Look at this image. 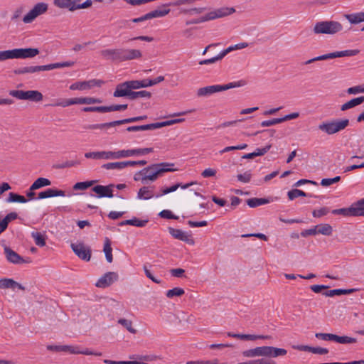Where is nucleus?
Segmentation results:
<instances>
[{"label":"nucleus","mask_w":364,"mask_h":364,"mask_svg":"<svg viewBox=\"0 0 364 364\" xmlns=\"http://www.w3.org/2000/svg\"><path fill=\"white\" fill-rule=\"evenodd\" d=\"M343 30V25L336 21H323L316 22L313 28L316 35H334Z\"/></svg>","instance_id":"obj_1"},{"label":"nucleus","mask_w":364,"mask_h":364,"mask_svg":"<svg viewBox=\"0 0 364 364\" xmlns=\"http://www.w3.org/2000/svg\"><path fill=\"white\" fill-rule=\"evenodd\" d=\"M245 85V82L240 80L237 82H232L226 85H214L200 87L197 90V96L200 97H209L211 95L225 91L231 88L242 87Z\"/></svg>","instance_id":"obj_2"},{"label":"nucleus","mask_w":364,"mask_h":364,"mask_svg":"<svg viewBox=\"0 0 364 364\" xmlns=\"http://www.w3.org/2000/svg\"><path fill=\"white\" fill-rule=\"evenodd\" d=\"M169 166H173V164L168 163H159L151 164L146 168H144L145 174H144V178H145V181L147 180L151 181H154L157 179L159 176H161L162 173L165 172H172L176 171V168H168Z\"/></svg>","instance_id":"obj_3"},{"label":"nucleus","mask_w":364,"mask_h":364,"mask_svg":"<svg viewBox=\"0 0 364 364\" xmlns=\"http://www.w3.org/2000/svg\"><path fill=\"white\" fill-rule=\"evenodd\" d=\"M349 125V119H344L321 123L318 128L323 132L332 135L345 129Z\"/></svg>","instance_id":"obj_4"},{"label":"nucleus","mask_w":364,"mask_h":364,"mask_svg":"<svg viewBox=\"0 0 364 364\" xmlns=\"http://www.w3.org/2000/svg\"><path fill=\"white\" fill-rule=\"evenodd\" d=\"M9 95L18 100H30L32 102H40L43 100V95L38 90H13L9 92Z\"/></svg>","instance_id":"obj_5"},{"label":"nucleus","mask_w":364,"mask_h":364,"mask_svg":"<svg viewBox=\"0 0 364 364\" xmlns=\"http://www.w3.org/2000/svg\"><path fill=\"white\" fill-rule=\"evenodd\" d=\"M136 87L134 80H128L119 83L116 86L113 96L115 97H127L129 99L132 90H136Z\"/></svg>","instance_id":"obj_6"},{"label":"nucleus","mask_w":364,"mask_h":364,"mask_svg":"<svg viewBox=\"0 0 364 364\" xmlns=\"http://www.w3.org/2000/svg\"><path fill=\"white\" fill-rule=\"evenodd\" d=\"M48 4L46 3L40 2L36 4L33 8L23 18L24 23H30L38 16L46 13L48 10Z\"/></svg>","instance_id":"obj_7"},{"label":"nucleus","mask_w":364,"mask_h":364,"mask_svg":"<svg viewBox=\"0 0 364 364\" xmlns=\"http://www.w3.org/2000/svg\"><path fill=\"white\" fill-rule=\"evenodd\" d=\"M71 248L75 254L81 259L89 261L91 258V250L83 243H72Z\"/></svg>","instance_id":"obj_8"},{"label":"nucleus","mask_w":364,"mask_h":364,"mask_svg":"<svg viewBox=\"0 0 364 364\" xmlns=\"http://www.w3.org/2000/svg\"><path fill=\"white\" fill-rule=\"evenodd\" d=\"M360 53V50L358 49L355 50H346L341 51H336L333 53H329L326 54H323L318 56V60H325L328 59H333L336 58H342L346 56H355Z\"/></svg>","instance_id":"obj_9"},{"label":"nucleus","mask_w":364,"mask_h":364,"mask_svg":"<svg viewBox=\"0 0 364 364\" xmlns=\"http://www.w3.org/2000/svg\"><path fill=\"white\" fill-rule=\"evenodd\" d=\"M85 156L87 159H119L118 151H93V152H87L85 154Z\"/></svg>","instance_id":"obj_10"},{"label":"nucleus","mask_w":364,"mask_h":364,"mask_svg":"<svg viewBox=\"0 0 364 364\" xmlns=\"http://www.w3.org/2000/svg\"><path fill=\"white\" fill-rule=\"evenodd\" d=\"M101 55L112 62H122V48L105 49L100 51Z\"/></svg>","instance_id":"obj_11"},{"label":"nucleus","mask_w":364,"mask_h":364,"mask_svg":"<svg viewBox=\"0 0 364 364\" xmlns=\"http://www.w3.org/2000/svg\"><path fill=\"white\" fill-rule=\"evenodd\" d=\"M4 250L6 259L11 263L18 264L31 262V260L30 259H24L22 257H21L17 252L14 251L9 247L5 246Z\"/></svg>","instance_id":"obj_12"},{"label":"nucleus","mask_w":364,"mask_h":364,"mask_svg":"<svg viewBox=\"0 0 364 364\" xmlns=\"http://www.w3.org/2000/svg\"><path fill=\"white\" fill-rule=\"evenodd\" d=\"M14 50V58L25 59L32 58L39 54L40 51L38 48H15Z\"/></svg>","instance_id":"obj_13"},{"label":"nucleus","mask_w":364,"mask_h":364,"mask_svg":"<svg viewBox=\"0 0 364 364\" xmlns=\"http://www.w3.org/2000/svg\"><path fill=\"white\" fill-rule=\"evenodd\" d=\"M269 346H259L246 350L242 352V355L246 358L267 357L269 356Z\"/></svg>","instance_id":"obj_14"},{"label":"nucleus","mask_w":364,"mask_h":364,"mask_svg":"<svg viewBox=\"0 0 364 364\" xmlns=\"http://www.w3.org/2000/svg\"><path fill=\"white\" fill-rule=\"evenodd\" d=\"M118 279V274L114 272H109L101 277L96 283V287L106 288Z\"/></svg>","instance_id":"obj_15"},{"label":"nucleus","mask_w":364,"mask_h":364,"mask_svg":"<svg viewBox=\"0 0 364 364\" xmlns=\"http://www.w3.org/2000/svg\"><path fill=\"white\" fill-rule=\"evenodd\" d=\"M168 232L172 237H173L174 238H176L177 240L185 242L188 245L194 244V240L191 237V235L180 229L169 228Z\"/></svg>","instance_id":"obj_16"},{"label":"nucleus","mask_w":364,"mask_h":364,"mask_svg":"<svg viewBox=\"0 0 364 364\" xmlns=\"http://www.w3.org/2000/svg\"><path fill=\"white\" fill-rule=\"evenodd\" d=\"M153 151V148H144L136 149L121 150L118 151L119 159L130 157L135 155H144Z\"/></svg>","instance_id":"obj_17"},{"label":"nucleus","mask_w":364,"mask_h":364,"mask_svg":"<svg viewBox=\"0 0 364 364\" xmlns=\"http://www.w3.org/2000/svg\"><path fill=\"white\" fill-rule=\"evenodd\" d=\"M113 184L109 186L97 185L92 188V191L97 194L98 198H112L113 197Z\"/></svg>","instance_id":"obj_18"},{"label":"nucleus","mask_w":364,"mask_h":364,"mask_svg":"<svg viewBox=\"0 0 364 364\" xmlns=\"http://www.w3.org/2000/svg\"><path fill=\"white\" fill-rule=\"evenodd\" d=\"M80 0H53V4L61 9H68L69 11H76L77 4Z\"/></svg>","instance_id":"obj_19"},{"label":"nucleus","mask_w":364,"mask_h":364,"mask_svg":"<svg viewBox=\"0 0 364 364\" xmlns=\"http://www.w3.org/2000/svg\"><path fill=\"white\" fill-rule=\"evenodd\" d=\"M142 53L139 49L122 48V62L140 59Z\"/></svg>","instance_id":"obj_20"},{"label":"nucleus","mask_w":364,"mask_h":364,"mask_svg":"<svg viewBox=\"0 0 364 364\" xmlns=\"http://www.w3.org/2000/svg\"><path fill=\"white\" fill-rule=\"evenodd\" d=\"M235 12L232 7H222L210 12L212 20L229 16Z\"/></svg>","instance_id":"obj_21"},{"label":"nucleus","mask_w":364,"mask_h":364,"mask_svg":"<svg viewBox=\"0 0 364 364\" xmlns=\"http://www.w3.org/2000/svg\"><path fill=\"white\" fill-rule=\"evenodd\" d=\"M164 80V76H159L155 79L153 80H149V79H144L142 80H134V83L136 85V88L139 89L142 87H147L150 86H153L154 85H156L162 81Z\"/></svg>","instance_id":"obj_22"},{"label":"nucleus","mask_w":364,"mask_h":364,"mask_svg":"<svg viewBox=\"0 0 364 364\" xmlns=\"http://www.w3.org/2000/svg\"><path fill=\"white\" fill-rule=\"evenodd\" d=\"M18 288L21 290H25V287L13 279L4 278L0 279V289H11Z\"/></svg>","instance_id":"obj_23"},{"label":"nucleus","mask_w":364,"mask_h":364,"mask_svg":"<svg viewBox=\"0 0 364 364\" xmlns=\"http://www.w3.org/2000/svg\"><path fill=\"white\" fill-rule=\"evenodd\" d=\"M65 192L63 190L48 188L38 193V199H45L56 196H65Z\"/></svg>","instance_id":"obj_24"},{"label":"nucleus","mask_w":364,"mask_h":364,"mask_svg":"<svg viewBox=\"0 0 364 364\" xmlns=\"http://www.w3.org/2000/svg\"><path fill=\"white\" fill-rule=\"evenodd\" d=\"M356 207L357 205L355 203H354L349 208L333 210L332 213L334 215H342L343 216L356 217Z\"/></svg>","instance_id":"obj_25"},{"label":"nucleus","mask_w":364,"mask_h":364,"mask_svg":"<svg viewBox=\"0 0 364 364\" xmlns=\"http://www.w3.org/2000/svg\"><path fill=\"white\" fill-rule=\"evenodd\" d=\"M228 336L232 338H240L242 340L255 341L256 339H268L270 338L269 336L263 335H252V334H239L228 333Z\"/></svg>","instance_id":"obj_26"},{"label":"nucleus","mask_w":364,"mask_h":364,"mask_svg":"<svg viewBox=\"0 0 364 364\" xmlns=\"http://www.w3.org/2000/svg\"><path fill=\"white\" fill-rule=\"evenodd\" d=\"M47 349L48 350L51 351H56V352H69L71 354H75L77 352V348L73 346H68V345H60V346H56V345H49L47 346Z\"/></svg>","instance_id":"obj_27"},{"label":"nucleus","mask_w":364,"mask_h":364,"mask_svg":"<svg viewBox=\"0 0 364 364\" xmlns=\"http://www.w3.org/2000/svg\"><path fill=\"white\" fill-rule=\"evenodd\" d=\"M344 17L351 24H358L360 23L364 22V12L345 14Z\"/></svg>","instance_id":"obj_28"},{"label":"nucleus","mask_w":364,"mask_h":364,"mask_svg":"<svg viewBox=\"0 0 364 364\" xmlns=\"http://www.w3.org/2000/svg\"><path fill=\"white\" fill-rule=\"evenodd\" d=\"M154 197L153 187L143 186L141 187L137 193V198L139 199L149 200Z\"/></svg>","instance_id":"obj_29"},{"label":"nucleus","mask_w":364,"mask_h":364,"mask_svg":"<svg viewBox=\"0 0 364 364\" xmlns=\"http://www.w3.org/2000/svg\"><path fill=\"white\" fill-rule=\"evenodd\" d=\"M364 102V96H360L356 98H353L350 100V101L344 103L341 107V109L342 111H346L348 109L353 108L357 105H359L362 104Z\"/></svg>","instance_id":"obj_30"},{"label":"nucleus","mask_w":364,"mask_h":364,"mask_svg":"<svg viewBox=\"0 0 364 364\" xmlns=\"http://www.w3.org/2000/svg\"><path fill=\"white\" fill-rule=\"evenodd\" d=\"M355 291V289H332V290H329V291H326L325 292L323 293V295H325L326 296H336V295H341V294H350L353 292H354Z\"/></svg>","instance_id":"obj_31"},{"label":"nucleus","mask_w":364,"mask_h":364,"mask_svg":"<svg viewBox=\"0 0 364 364\" xmlns=\"http://www.w3.org/2000/svg\"><path fill=\"white\" fill-rule=\"evenodd\" d=\"M103 252H105L107 261L109 263L112 262V261H113V257H112V249L111 247L110 240L107 237H106L105 241Z\"/></svg>","instance_id":"obj_32"},{"label":"nucleus","mask_w":364,"mask_h":364,"mask_svg":"<svg viewBox=\"0 0 364 364\" xmlns=\"http://www.w3.org/2000/svg\"><path fill=\"white\" fill-rule=\"evenodd\" d=\"M287 353V350L284 348L269 346L268 358H277L279 356H284Z\"/></svg>","instance_id":"obj_33"},{"label":"nucleus","mask_w":364,"mask_h":364,"mask_svg":"<svg viewBox=\"0 0 364 364\" xmlns=\"http://www.w3.org/2000/svg\"><path fill=\"white\" fill-rule=\"evenodd\" d=\"M51 184L50 180L46 178H37L31 185V190H37L44 186H48Z\"/></svg>","instance_id":"obj_34"},{"label":"nucleus","mask_w":364,"mask_h":364,"mask_svg":"<svg viewBox=\"0 0 364 364\" xmlns=\"http://www.w3.org/2000/svg\"><path fill=\"white\" fill-rule=\"evenodd\" d=\"M117 126V122L116 121H112L110 122H106L102 124H90L87 127L89 129H109Z\"/></svg>","instance_id":"obj_35"},{"label":"nucleus","mask_w":364,"mask_h":364,"mask_svg":"<svg viewBox=\"0 0 364 364\" xmlns=\"http://www.w3.org/2000/svg\"><path fill=\"white\" fill-rule=\"evenodd\" d=\"M28 200L23 196L18 195L14 192H11L9 194V197L6 199L7 203H25Z\"/></svg>","instance_id":"obj_36"},{"label":"nucleus","mask_w":364,"mask_h":364,"mask_svg":"<svg viewBox=\"0 0 364 364\" xmlns=\"http://www.w3.org/2000/svg\"><path fill=\"white\" fill-rule=\"evenodd\" d=\"M151 93L150 92H148L146 90L134 91V90H132L129 99L131 100H134L139 97L151 98Z\"/></svg>","instance_id":"obj_37"},{"label":"nucleus","mask_w":364,"mask_h":364,"mask_svg":"<svg viewBox=\"0 0 364 364\" xmlns=\"http://www.w3.org/2000/svg\"><path fill=\"white\" fill-rule=\"evenodd\" d=\"M82 97L67 99L62 102H58L54 105L65 107H68V106L73 105H77V104L82 105Z\"/></svg>","instance_id":"obj_38"},{"label":"nucleus","mask_w":364,"mask_h":364,"mask_svg":"<svg viewBox=\"0 0 364 364\" xmlns=\"http://www.w3.org/2000/svg\"><path fill=\"white\" fill-rule=\"evenodd\" d=\"M333 341H336L342 344L347 343H355L357 342V339L355 338L349 337L347 336H339L336 334L333 335Z\"/></svg>","instance_id":"obj_39"},{"label":"nucleus","mask_w":364,"mask_h":364,"mask_svg":"<svg viewBox=\"0 0 364 364\" xmlns=\"http://www.w3.org/2000/svg\"><path fill=\"white\" fill-rule=\"evenodd\" d=\"M269 201L266 198H252L247 200V204L250 208H256L257 206L268 203Z\"/></svg>","instance_id":"obj_40"},{"label":"nucleus","mask_w":364,"mask_h":364,"mask_svg":"<svg viewBox=\"0 0 364 364\" xmlns=\"http://www.w3.org/2000/svg\"><path fill=\"white\" fill-rule=\"evenodd\" d=\"M227 54H228L227 50H223L218 55H216L213 58L200 60L199 62V65H208V64L215 63V62L222 60Z\"/></svg>","instance_id":"obj_41"},{"label":"nucleus","mask_w":364,"mask_h":364,"mask_svg":"<svg viewBox=\"0 0 364 364\" xmlns=\"http://www.w3.org/2000/svg\"><path fill=\"white\" fill-rule=\"evenodd\" d=\"M31 237L34 239L35 243L39 247L46 245V235L39 232H32Z\"/></svg>","instance_id":"obj_42"},{"label":"nucleus","mask_w":364,"mask_h":364,"mask_svg":"<svg viewBox=\"0 0 364 364\" xmlns=\"http://www.w3.org/2000/svg\"><path fill=\"white\" fill-rule=\"evenodd\" d=\"M127 167V164L124 161L119 162H110L105 164L102 166V168L109 170V169H123Z\"/></svg>","instance_id":"obj_43"},{"label":"nucleus","mask_w":364,"mask_h":364,"mask_svg":"<svg viewBox=\"0 0 364 364\" xmlns=\"http://www.w3.org/2000/svg\"><path fill=\"white\" fill-rule=\"evenodd\" d=\"M318 233L329 236L332 234L333 228L327 223L316 225Z\"/></svg>","instance_id":"obj_44"},{"label":"nucleus","mask_w":364,"mask_h":364,"mask_svg":"<svg viewBox=\"0 0 364 364\" xmlns=\"http://www.w3.org/2000/svg\"><path fill=\"white\" fill-rule=\"evenodd\" d=\"M152 129H155L154 123L144 125L131 126L127 128V131L128 132L146 131Z\"/></svg>","instance_id":"obj_45"},{"label":"nucleus","mask_w":364,"mask_h":364,"mask_svg":"<svg viewBox=\"0 0 364 364\" xmlns=\"http://www.w3.org/2000/svg\"><path fill=\"white\" fill-rule=\"evenodd\" d=\"M38 72L37 65L35 66H27L19 68L14 70V73L16 75H23L26 73H34Z\"/></svg>","instance_id":"obj_46"},{"label":"nucleus","mask_w":364,"mask_h":364,"mask_svg":"<svg viewBox=\"0 0 364 364\" xmlns=\"http://www.w3.org/2000/svg\"><path fill=\"white\" fill-rule=\"evenodd\" d=\"M169 12H170L169 9H165L163 10L156 9V10L149 12L148 15H149V19H151L154 18L165 16L166 15L168 14Z\"/></svg>","instance_id":"obj_47"},{"label":"nucleus","mask_w":364,"mask_h":364,"mask_svg":"<svg viewBox=\"0 0 364 364\" xmlns=\"http://www.w3.org/2000/svg\"><path fill=\"white\" fill-rule=\"evenodd\" d=\"M85 112H109V106H99V107H85L82 108Z\"/></svg>","instance_id":"obj_48"},{"label":"nucleus","mask_w":364,"mask_h":364,"mask_svg":"<svg viewBox=\"0 0 364 364\" xmlns=\"http://www.w3.org/2000/svg\"><path fill=\"white\" fill-rule=\"evenodd\" d=\"M146 118H147L146 115H142V116H139V117H130V118H127V119H124L117 120V126L124 124H129V123H132V122H135L142 121V120L146 119Z\"/></svg>","instance_id":"obj_49"},{"label":"nucleus","mask_w":364,"mask_h":364,"mask_svg":"<svg viewBox=\"0 0 364 364\" xmlns=\"http://www.w3.org/2000/svg\"><path fill=\"white\" fill-rule=\"evenodd\" d=\"M118 323L123 326L129 332L131 333H136V330L132 326V321L126 318H119L118 320Z\"/></svg>","instance_id":"obj_50"},{"label":"nucleus","mask_w":364,"mask_h":364,"mask_svg":"<svg viewBox=\"0 0 364 364\" xmlns=\"http://www.w3.org/2000/svg\"><path fill=\"white\" fill-rule=\"evenodd\" d=\"M126 223L129 225L141 228L144 227L147 224L148 220H140L134 217L132 219L126 220Z\"/></svg>","instance_id":"obj_51"},{"label":"nucleus","mask_w":364,"mask_h":364,"mask_svg":"<svg viewBox=\"0 0 364 364\" xmlns=\"http://www.w3.org/2000/svg\"><path fill=\"white\" fill-rule=\"evenodd\" d=\"M237 364H276V362L270 359L259 358L247 362L238 363Z\"/></svg>","instance_id":"obj_52"},{"label":"nucleus","mask_w":364,"mask_h":364,"mask_svg":"<svg viewBox=\"0 0 364 364\" xmlns=\"http://www.w3.org/2000/svg\"><path fill=\"white\" fill-rule=\"evenodd\" d=\"M95 181H87L83 182H77L73 186L74 190H86L87 188L91 187Z\"/></svg>","instance_id":"obj_53"},{"label":"nucleus","mask_w":364,"mask_h":364,"mask_svg":"<svg viewBox=\"0 0 364 364\" xmlns=\"http://www.w3.org/2000/svg\"><path fill=\"white\" fill-rule=\"evenodd\" d=\"M185 293L184 290L180 287H175L166 291V295L168 298H173V296H181Z\"/></svg>","instance_id":"obj_54"},{"label":"nucleus","mask_w":364,"mask_h":364,"mask_svg":"<svg viewBox=\"0 0 364 364\" xmlns=\"http://www.w3.org/2000/svg\"><path fill=\"white\" fill-rule=\"evenodd\" d=\"M80 164L79 161H66L62 164H55L53 168L57 169H63L65 168H70Z\"/></svg>","instance_id":"obj_55"},{"label":"nucleus","mask_w":364,"mask_h":364,"mask_svg":"<svg viewBox=\"0 0 364 364\" xmlns=\"http://www.w3.org/2000/svg\"><path fill=\"white\" fill-rule=\"evenodd\" d=\"M287 195H288L289 199L291 200H292L299 196L306 197L308 196L305 192H304L303 191L299 190V189H292L288 192Z\"/></svg>","instance_id":"obj_56"},{"label":"nucleus","mask_w":364,"mask_h":364,"mask_svg":"<svg viewBox=\"0 0 364 364\" xmlns=\"http://www.w3.org/2000/svg\"><path fill=\"white\" fill-rule=\"evenodd\" d=\"M8 59H14V50L0 51V62Z\"/></svg>","instance_id":"obj_57"},{"label":"nucleus","mask_w":364,"mask_h":364,"mask_svg":"<svg viewBox=\"0 0 364 364\" xmlns=\"http://www.w3.org/2000/svg\"><path fill=\"white\" fill-rule=\"evenodd\" d=\"M237 180L242 183H249L252 178V174L250 171H247L242 174H237Z\"/></svg>","instance_id":"obj_58"},{"label":"nucleus","mask_w":364,"mask_h":364,"mask_svg":"<svg viewBox=\"0 0 364 364\" xmlns=\"http://www.w3.org/2000/svg\"><path fill=\"white\" fill-rule=\"evenodd\" d=\"M340 180H341L340 176H336L333 178H323L321 181V185L322 186H328L333 183L340 181Z\"/></svg>","instance_id":"obj_59"},{"label":"nucleus","mask_w":364,"mask_h":364,"mask_svg":"<svg viewBox=\"0 0 364 364\" xmlns=\"http://www.w3.org/2000/svg\"><path fill=\"white\" fill-rule=\"evenodd\" d=\"M159 216L163 218H166V219H174V220H177L178 218V216L173 215L172 213V212L169 210H163L162 211H161L159 213Z\"/></svg>","instance_id":"obj_60"},{"label":"nucleus","mask_w":364,"mask_h":364,"mask_svg":"<svg viewBox=\"0 0 364 364\" xmlns=\"http://www.w3.org/2000/svg\"><path fill=\"white\" fill-rule=\"evenodd\" d=\"M282 118H275L269 120L263 121L261 123L262 127H270L277 124L282 123Z\"/></svg>","instance_id":"obj_61"},{"label":"nucleus","mask_w":364,"mask_h":364,"mask_svg":"<svg viewBox=\"0 0 364 364\" xmlns=\"http://www.w3.org/2000/svg\"><path fill=\"white\" fill-rule=\"evenodd\" d=\"M355 154L350 158L353 159H363L364 158V145H360L359 147L354 150Z\"/></svg>","instance_id":"obj_62"},{"label":"nucleus","mask_w":364,"mask_h":364,"mask_svg":"<svg viewBox=\"0 0 364 364\" xmlns=\"http://www.w3.org/2000/svg\"><path fill=\"white\" fill-rule=\"evenodd\" d=\"M328 213V208L323 207L320 208L319 210H314L312 212V215L314 218H321L323 215H326Z\"/></svg>","instance_id":"obj_63"},{"label":"nucleus","mask_w":364,"mask_h":364,"mask_svg":"<svg viewBox=\"0 0 364 364\" xmlns=\"http://www.w3.org/2000/svg\"><path fill=\"white\" fill-rule=\"evenodd\" d=\"M24 11V7L23 6H19L15 9L14 11L12 16H11V21H16L19 17L21 16L23 12Z\"/></svg>","instance_id":"obj_64"}]
</instances>
